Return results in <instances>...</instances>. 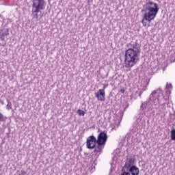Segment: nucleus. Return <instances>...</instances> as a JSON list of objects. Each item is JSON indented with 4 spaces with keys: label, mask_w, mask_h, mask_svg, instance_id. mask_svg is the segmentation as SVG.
I'll return each mask as SVG.
<instances>
[{
    "label": "nucleus",
    "mask_w": 175,
    "mask_h": 175,
    "mask_svg": "<svg viewBox=\"0 0 175 175\" xmlns=\"http://www.w3.org/2000/svg\"><path fill=\"white\" fill-rule=\"evenodd\" d=\"M107 87H108V85H107V84L104 85V86H103L104 91H105V90H106V88H107Z\"/></svg>",
    "instance_id": "obj_19"
},
{
    "label": "nucleus",
    "mask_w": 175,
    "mask_h": 175,
    "mask_svg": "<svg viewBox=\"0 0 175 175\" xmlns=\"http://www.w3.org/2000/svg\"><path fill=\"white\" fill-rule=\"evenodd\" d=\"M32 14L39 13L40 10L46 9V1L44 0H33Z\"/></svg>",
    "instance_id": "obj_3"
},
{
    "label": "nucleus",
    "mask_w": 175,
    "mask_h": 175,
    "mask_svg": "<svg viewBox=\"0 0 175 175\" xmlns=\"http://www.w3.org/2000/svg\"><path fill=\"white\" fill-rule=\"evenodd\" d=\"M135 159L132 158H127L126 160V163L124 165V169H129V167H132V166H135Z\"/></svg>",
    "instance_id": "obj_9"
},
{
    "label": "nucleus",
    "mask_w": 175,
    "mask_h": 175,
    "mask_svg": "<svg viewBox=\"0 0 175 175\" xmlns=\"http://www.w3.org/2000/svg\"><path fill=\"white\" fill-rule=\"evenodd\" d=\"M157 100H161V96L160 95H159V96H157Z\"/></svg>",
    "instance_id": "obj_22"
},
{
    "label": "nucleus",
    "mask_w": 175,
    "mask_h": 175,
    "mask_svg": "<svg viewBox=\"0 0 175 175\" xmlns=\"http://www.w3.org/2000/svg\"><path fill=\"white\" fill-rule=\"evenodd\" d=\"M169 88H172V84L171 83H167L166 85V90H169Z\"/></svg>",
    "instance_id": "obj_17"
},
{
    "label": "nucleus",
    "mask_w": 175,
    "mask_h": 175,
    "mask_svg": "<svg viewBox=\"0 0 175 175\" xmlns=\"http://www.w3.org/2000/svg\"><path fill=\"white\" fill-rule=\"evenodd\" d=\"M8 100V105H7V110H10L12 109V103L9 100Z\"/></svg>",
    "instance_id": "obj_15"
},
{
    "label": "nucleus",
    "mask_w": 175,
    "mask_h": 175,
    "mask_svg": "<svg viewBox=\"0 0 175 175\" xmlns=\"http://www.w3.org/2000/svg\"><path fill=\"white\" fill-rule=\"evenodd\" d=\"M126 172H129L130 174L131 175H139V173L140 171L139 170V168L136 167V165L131 166L129 168H126Z\"/></svg>",
    "instance_id": "obj_10"
},
{
    "label": "nucleus",
    "mask_w": 175,
    "mask_h": 175,
    "mask_svg": "<svg viewBox=\"0 0 175 175\" xmlns=\"http://www.w3.org/2000/svg\"><path fill=\"white\" fill-rule=\"evenodd\" d=\"M142 94H143V91L141 90V91L139 92V94H138V96H139V97L142 96Z\"/></svg>",
    "instance_id": "obj_20"
},
{
    "label": "nucleus",
    "mask_w": 175,
    "mask_h": 175,
    "mask_svg": "<svg viewBox=\"0 0 175 175\" xmlns=\"http://www.w3.org/2000/svg\"><path fill=\"white\" fill-rule=\"evenodd\" d=\"M43 16V14L41 15V17H42Z\"/></svg>",
    "instance_id": "obj_24"
},
{
    "label": "nucleus",
    "mask_w": 175,
    "mask_h": 175,
    "mask_svg": "<svg viewBox=\"0 0 175 175\" xmlns=\"http://www.w3.org/2000/svg\"><path fill=\"white\" fill-rule=\"evenodd\" d=\"M97 146L96 145V148H94V154H98V152H102V150H103V147H105V144H99V142L96 143Z\"/></svg>",
    "instance_id": "obj_11"
},
{
    "label": "nucleus",
    "mask_w": 175,
    "mask_h": 175,
    "mask_svg": "<svg viewBox=\"0 0 175 175\" xmlns=\"http://www.w3.org/2000/svg\"><path fill=\"white\" fill-rule=\"evenodd\" d=\"M128 49L125 51L124 55V64L126 68H132L135 66L139 61H140V53L142 49H140V44L137 42L135 44H127Z\"/></svg>",
    "instance_id": "obj_1"
},
{
    "label": "nucleus",
    "mask_w": 175,
    "mask_h": 175,
    "mask_svg": "<svg viewBox=\"0 0 175 175\" xmlns=\"http://www.w3.org/2000/svg\"><path fill=\"white\" fill-rule=\"evenodd\" d=\"M77 113L79 114V116H84L85 114V112L81 109H78Z\"/></svg>",
    "instance_id": "obj_14"
},
{
    "label": "nucleus",
    "mask_w": 175,
    "mask_h": 175,
    "mask_svg": "<svg viewBox=\"0 0 175 175\" xmlns=\"http://www.w3.org/2000/svg\"><path fill=\"white\" fill-rule=\"evenodd\" d=\"M107 131H104L100 132L97 138V143H99V144H106V142H107Z\"/></svg>",
    "instance_id": "obj_5"
},
{
    "label": "nucleus",
    "mask_w": 175,
    "mask_h": 175,
    "mask_svg": "<svg viewBox=\"0 0 175 175\" xmlns=\"http://www.w3.org/2000/svg\"><path fill=\"white\" fill-rule=\"evenodd\" d=\"M146 21H148L146 19H144V14L143 20L142 21V23L144 27H147V22H146Z\"/></svg>",
    "instance_id": "obj_16"
},
{
    "label": "nucleus",
    "mask_w": 175,
    "mask_h": 175,
    "mask_svg": "<svg viewBox=\"0 0 175 175\" xmlns=\"http://www.w3.org/2000/svg\"><path fill=\"white\" fill-rule=\"evenodd\" d=\"M158 91H159V92H161V90H154L152 92V94L150 95V97L148 98V100L147 102H144V103L142 104L141 107H140V110L142 111H143V110H144V109H147V105L150 103V101L151 100H154V96H155V95H157V94H158Z\"/></svg>",
    "instance_id": "obj_6"
},
{
    "label": "nucleus",
    "mask_w": 175,
    "mask_h": 175,
    "mask_svg": "<svg viewBox=\"0 0 175 175\" xmlns=\"http://www.w3.org/2000/svg\"><path fill=\"white\" fill-rule=\"evenodd\" d=\"M161 95L162 96V93H161Z\"/></svg>",
    "instance_id": "obj_25"
},
{
    "label": "nucleus",
    "mask_w": 175,
    "mask_h": 175,
    "mask_svg": "<svg viewBox=\"0 0 175 175\" xmlns=\"http://www.w3.org/2000/svg\"><path fill=\"white\" fill-rule=\"evenodd\" d=\"M163 99H164L165 100H166V97L165 96H163Z\"/></svg>",
    "instance_id": "obj_23"
},
{
    "label": "nucleus",
    "mask_w": 175,
    "mask_h": 175,
    "mask_svg": "<svg viewBox=\"0 0 175 175\" xmlns=\"http://www.w3.org/2000/svg\"><path fill=\"white\" fill-rule=\"evenodd\" d=\"M9 35V29H3L0 30V46H5L6 41H5V37Z\"/></svg>",
    "instance_id": "obj_7"
},
{
    "label": "nucleus",
    "mask_w": 175,
    "mask_h": 175,
    "mask_svg": "<svg viewBox=\"0 0 175 175\" xmlns=\"http://www.w3.org/2000/svg\"><path fill=\"white\" fill-rule=\"evenodd\" d=\"M158 12H159L158 4L152 1L146 2V4L143 5L142 10V13L145 12L144 19L147 20L148 23H151V21L157 17Z\"/></svg>",
    "instance_id": "obj_2"
},
{
    "label": "nucleus",
    "mask_w": 175,
    "mask_h": 175,
    "mask_svg": "<svg viewBox=\"0 0 175 175\" xmlns=\"http://www.w3.org/2000/svg\"><path fill=\"white\" fill-rule=\"evenodd\" d=\"M6 116H4L3 114H2L1 112H0V122H2L3 121H6Z\"/></svg>",
    "instance_id": "obj_13"
},
{
    "label": "nucleus",
    "mask_w": 175,
    "mask_h": 175,
    "mask_svg": "<svg viewBox=\"0 0 175 175\" xmlns=\"http://www.w3.org/2000/svg\"><path fill=\"white\" fill-rule=\"evenodd\" d=\"M120 92H121L122 94H124V92H125V90L121 89V90H120Z\"/></svg>",
    "instance_id": "obj_21"
},
{
    "label": "nucleus",
    "mask_w": 175,
    "mask_h": 175,
    "mask_svg": "<svg viewBox=\"0 0 175 175\" xmlns=\"http://www.w3.org/2000/svg\"><path fill=\"white\" fill-rule=\"evenodd\" d=\"M95 94H96V97L97 98L98 100L104 102V100L105 99V89H100L97 93H95Z\"/></svg>",
    "instance_id": "obj_8"
},
{
    "label": "nucleus",
    "mask_w": 175,
    "mask_h": 175,
    "mask_svg": "<svg viewBox=\"0 0 175 175\" xmlns=\"http://www.w3.org/2000/svg\"><path fill=\"white\" fill-rule=\"evenodd\" d=\"M97 143L98 140L96 139V137L94 135H90L87 138L86 147L88 150H94V148H96Z\"/></svg>",
    "instance_id": "obj_4"
},
{
    "label": "nucleus",
    "mask_w": 175,
    "mask_h": 175,
    "mask_svg": "<svg viewBox=\"0 0 175 175\" xmlns=\"http://www.w3.org/2000/svg\"><path fill=\"white\" fill-rule=\"evenodd\" d=\"M33 17H34V18L38 19V17H39V16H38V13L33 14Z\"/></svg>",
    "instance_id": "obj_18"
},
{
    "label": "nucleus",
    "mask_w": 175,
    "mask_h": 175,
    "mask_svg": "<svg viewBox=\"0 0 175 175\" xmlns=\"http://www.w3.org/2000/svg\"><path fill=\"white\" fill-rule=\"evenodd\" d=\"M171 140H175V129H172L171 131Z\"/></svg>",
    "instance_id": "obj_12"
}]
</instances>
